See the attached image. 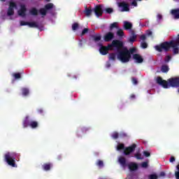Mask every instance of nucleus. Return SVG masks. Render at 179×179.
Instances as JSON below:
<instances>
[{
  "label": "nucleus",
  "instance_id": "f257e3e1",
  "mask_svg": "<svg viewBox=\"0 0 179 179\" xmlns=\"http://www.w3.org/2000/svg\"><path fill=\"white\" fill-rule=\"evenodd\" d=\"M179 34L175 40H171L169 41L162 42L159 45H156L154 48L158 52H169L171 48H173V53L174 55L179 54Z\"/></svg>",
  "mask_w": 179,
  "mask_h": 179
},
{
  "label": "nucleus",
  "instance_id": "f03ea898",
  "mask_svg": "<svg viewBox=\"0 0 179 179\" xmlns=\"http://www.w3.org/2000/svg\"><path fill=\"white\" fill-rule=\"evenodd\" d=\"M157 83L159 86H162L164 89H169V87H179V77H174L166 80H163L162 77L157 78Z\"/></svg>",
  "mask_w": 179,
  "mask_h": 179
},
{
  "label": "nucleus",
  "instance_id": "7ed1b4c3",
  "mask_svg": "<svg viewBox=\"0 0 179 179\" xmlns=\"http://www.w3.org/2000/svg\"><path fill=\"white\" fill-rule=\"evenodd\" d=\"M92 12H94L96 17H100L103 16V13H104V10H103V5L98 4L95 6L94 9L92 8L85 6V8L83 11V13L86 15V16H90L92 15Z\"/></svg>",
  "mask_w": 179,
  "mask_h": 179
},
{
  "label": "nucleus",
  "instance_id": "20e7f679",
  "mask_svg": "<svg viewBox=\"0 0 179 179\" xmlns=\"http://www.w3.org/2000/svg\"><path fill=\"white\" fill-rule=\"evenodd\" d=\"M117 59L122 62L123 64H126L127 62H129L131 59V55H129V52L128 51V48H123L121 50L117 52Z\"/></svg>",
  "mask_w": 179,
  "mask_h": 179
},
{
  "label": "nucleus",
  "instance_id": "39448f33",
  "mask_svg": "<svg viewBox=\"0 0 179 179\" xmlns=\"http://www.w3.org/2000/svg\"><path fill=\"white\" fill-rule=\"evenodd\" d=\"M4 159L8 166H10L11 167H17V165H16V162L15 161L16 160L15 152H7L4 155Z\"/></svg>",
  "mask_w": 179,
  "mask_h": 179
},
{
  "label": "nucleus",
  "instance_id": "423d86ee",
  "mask_svg": "<svg viewBox=\"0 0 179 179\" xmlns=\"http://www.w3.org/2000/svg\"><path fill=\"white\" fill-rule=\"evenodd\" d=\"M109 47H110V48H116L117 52H119V51H121V48H123L124 43L120 40H113L112 43L109 44Z\"/></svg>",
  "mask_w": 179,
  "mask_h": 179
},
{
  "label": "nucleus",
  "instance_id": "0eeeda50",
  "mask_svg": "<svg viewBox=\"0 0 179 179\" xmlns=\"http://www.w3.org/2000/svg\"><path fill=\"white\" fill-rule=\"evenodd\" d=\"M135 149H136V144L134 143L131 145L124 148V155L125 156H129L131 153H134V152H135Z\"/></svg>",
  "mask_w": 179,
  "mask_h": 179
},
{
  "label": "nucleus",
  "instance_id": "6e6552de",
  "mask_svg": "<svg viewBox=\"0 0 179 179\" xmlns=\"http://www.w3.org/2000/svg\"><path fill=\"white\" fill-rule=\"evenodd\" d=\"M109 46H110V44H108L107 46H104L101 45L99 48L100 54H101V55H107L108 54V51L110 50V48H111V47H109Z\"/></svg>",
  "mask_w": 179,
  "mask_h": 179
},
{
  "label": "nucleus",
  "instance_id": "1a4fd4ad",
  "mask_svg": "<svg viewBox=\"0 0 179 179\" xmlns=\"http://www.w3.org/2000/svg\"><path fill=\"white\" fill-rule=\"evenodd\" d=\"M119 8H122V12H129V4L125 1L118 3Z\"/></svg>",
  "mask_w": 179,
  "mask_h": 179
},
{
  "label": "nucleus",
  "instance_id": "9d476101",
  "mask_svg": "<svg viewBox=\"0 0 179 179\" xmlns=\"http://www.w3.org/2000/svg\"><path fill=\"white\" fill-rule=\"evenodd\" d=\"M26 12H27V8H26V5L21 4L20 8L18 10L19 16H21L22 17H24L26 16Z\"/></svg>",
  "mask_w": 179,
  "mask_h": 179
},
{
  "label": "nucleus",
  "instance_id": "9b49d317",
  "mask_svg": "<svg viewBox=\"0 0 179 179\" xmlns=\"http://www.w3.org/2000/svg\"><path fill=\"white\" fill-rule=\"evenodd\" d=\"M113 38H114V34L111 31L106 33V35L103 36V40L106 43L111 41Z\"/></svg>",
  "mask_w": 179,
  "mask_h": 179
},
{
  "label": "nucleus",
  "instance_id": "f8f14e48",
  "mask_svg": "<svg viewBox=\"0 0 179 179\" xmlns=\"http://www.w3.org/2000/svg\"><path fill=\"white\" fill-rule=\"evenodd\" d=\"M133 59H134L137 64H142V62H143V57L139 54L133 55Z\"/></svg>",
  "mask_w": 179,
  "mask_h": 179
},
{
  "label": "nucleus",
  "instance_id": "ddd939ff",
  "mask_svg": "<svg viewBox=\"0 0 179 179\" xmlns=\"http://www.w3.org/2000/svg\"><path fill=\"white\" fill-rule=\"evenodd\" d=\"M42 169L44 171H50L52 169V163L47 162L42 165Z\"/></svg>",
  "mask_w": 179,
  "mask_h": 179
},
{
  "label": "nucleus",
  "instance_id": "4468645a",
  "mask_svg": "<svg viewBox=\"0 0 179 179\" xmlns=\"http://www.w3.org/2000/svg\"><path fill=\"white\" fill-rule=\"evenodd\" d=\"M171 15L173 19H179V8L172 9L171 10Z\"/></svg>",
  "mask_w": 179,
  "mask_h": 179
},
{
  "label": "nucleus",
  "instance_id": "2eb2a0df",
  "mask_svg": "<svg viewBox=\"0 0 179 179\" xmlns=\"http://www.w3.org/2000/svg\"><path fill=\"white\" fill-rule=\"evenodd\" d=\"M29 117L26 116L22 122L23 128H27V127H30V122L31 121L29 120Z\"/></svg>",
  "mask_w": 179,
  "mask_h": 179
},
{
  "label": "nucleus",
  "instance_id": "dca6fc26",
  "mask_svg": "<svg viewBox=\"0 0 179 179\" xmlns=\"http://www.w3.org/2000/svg\"><path fill=\"white\" fill-rule=\"evenodd\" d=\"M118 162L122 167H127L128 165L127 164V159L124 157H120L118 159Z\"/></svg>",
  "mask_w": 179,
  "mask_h": 179
},
{
  "label": "nucleus",
  "instance_id": "f3484780",
  "mask_svg": "<svg viewBox=\"0 0 179 179\" xmlns=\"http://www.w3.org/2000/svg\"><path fill=\"white\" fill-rule=\"evenodd\" d=\"M128 167L131 171H135L138 169V164L134 162H131L128 164Z\"/></svg>",
  "mask_w": 179,
  "mask_h": 179
},
{
  "label": "nucleus",
  "instance_id": "a211bd4d",
  "mask_svg": "<svg viewBox=\"0 0 179 179\" xmlns=\"http://www.w3.org/2000/svg\"><path fill=\"white\" fill-rule=\"evenodd\" d=\"M131 36H130V37L129 38V42L134 43V41H136V37H137L136 34H135V31H131Z\"/></svg>",
  "mask_w": 179,
  "mask_h": 179
},
{
  "label": "nucleus",
  "instance_id": "6ab92c4d",
  "mask_svg": "<svg viewBox=\"0 0 179 179\" xmlns=\"http://www.w3.org/2000/svg\"><path fill=\"white\" fill-rule=\"evenodd\" d=\"M30 128H32V129H36V128H38V122L31 120L29 124Z\"/></svg>",
  "mask_w": 179,
  "mask_h": 179
},
{
  "label": "nucleus",
  "instance_id": "aec40b11",
  "mask_svg": "<svg viewBox=\"0 0 179 179\" xmlns=\"http://www.w3.org/2000/svg\"><path fill=\"white\" fill-rule=\"evenodd\" d=\"M124 30H130V29H132V24L128 21H124Z\"/></svg>",
  "mask_w": 179,
  "mask_h": 179
},
{
  "label": "nucleus",
  "instance_id": "412c9836",
  "mask_svg": "<svg viewBox=\"0 0 179 179\" xmlns=\"http://www.w3.org/2000/svg\"><path fill=\"white\" fill-rule=\"evenodd\" d=\"M29 13L30 15H32V16H37V15H38V10L36 8H32L29 10Z\"/></svg>",
  "mask_w": 179,
  "mask_h": 179
},
{
  "label": "nucleus",
  "instance_id": "4be33fe9",
  "mask_svg": "<svg viewBox=\"0 0 179 179\" xmlns=\"http://www.w3.org/2000/svg\"><path fill=\"white\" fill-rule=\"evenodd\" d=\"M161 71L162 72H163V73H167V72H169V71H170V69L169 68V66L166 64L162 65L161 67Z\"/></svg>",
  "mask_w": 179,
  "mask_h": 179
},
{
  "label": "nucleus",
  "instance_id": "5701e85b",
  "mask_svg": "<svg viewBox=\"0 0 179 179\" xmlns=\"http://www.w3.org/2000/svg\"><path fill=\"white\" fill-rule=\"evenodd\" d=\"M45 9L48 12V10H51L52 8H54V4L52 3H49L48 4H45L44 6Z\"/></svg>",
  "mask_w": 179,
  "mask_h": 179
},
{
  "label": "nucleus",
  "instance_id": "b1692460",
  "mask_svg": "<svg viewBox=\"0 0 179 179\" xmlns=\"http://www.w3.org/2000/svg\"><path fill=\"white\" fill-rule=\"evenodd\" d=\"M92 38L94 40V41H95V43H97L99 41H100V40H101V35L100 34H96L92 36Z\"/></svg>",
  "mask_w": 179,
  "mask_h": 179
},
{
  "label": "nucleus",
  "instance_id": "393cba45",
  "mask_svg": "<svg viewBox=\"0 0 179 179\" xmlns=\"http://www.w3.org/2000/svg\"><path fill=\"white\" fill-rule=\"evenodd\" d=\"M22 96H29V93H30V91L28 88L24 87L22 88Z\"/></svg>",
  "mask_w": 179,
  "mask_h": 179
},
{
  "label": "nucleus",
  "instance_id": "a878e982",
  "mask_svg": "<svg viewBox=\"0 0 179 179\" xmlns=\"http://www.w3.org/2000/svg\"><path fill=\"white\" fill-rule=\"evenodd\" d=\"M28 26L29 27H31V28L38 29V24H37V22H29Z\"/></svg>",
  "mask_w": 179,
  "mask_h": 179
},
{
  "label": "nucleus",
  "instance_id": "bb28decb",
  "mask_svg": "<svg viewBox=\"0 0 179 179\" xmlns=\"http://www.w3.org/2000/svg\"><path fill=\"white\" fill-rule=\"evenodd\" d=\"M117 58V53L112 52L109 54V60L110 61H115Z\"/></svg>",
  "mask_w": 179,
  "mask_h": 179
},
{
  "label": "nucleus",
  "instance_id": "cd10ccee",
  "mask_svg": "<svg viewBox=\"0 0 179 179\" xmlns=\"http://www.w3.org/2000/svg\"><path fill=\"white\" fill-rule=\"evenodd\" d=\"M96 164L98 166V167H99V169H103V167H104V162L103 160L99 159Z\"/></svg>",
  "mask_w": 179,
  "mask_h": 179
},
{
  "label": "nucleus",
  "instance_id": "c85d7f7f",
  "mask_svg": "<svg viewBox=\"0 0 179 179\" xmlns=\"http://www.w3.org/2000/svg\"><path fill=\"white\" fill-rule=\"evenodd\" d=\"M113 29H118V25L117 22H113L110 24V26L109 28L110 31H113Z\"/></svg>",
  "mask_w": 179,
  "mask_h": 179
},
{
  "label": "nucleus",
  "instance_id": "c756f323",
  "mask_svg": "<svg viewBox=\"0 0 179 179\" xmlns=\"http://www.w3.org/2000/svg\"><path fill=\"white\" fill-rule=\"evenodd\" d=\"M13 15H15V10L13 8H8L7 16H13Z\"/></svg>",
  "mask_w": 179,
  "mask_h": 179
},
{
  "label": "nucleus",
  "instance_id": "7c9ffc66",
  "mask_svg": "<svg viewBox=\"0 0 179 179\" xmlns=\"http://www.w3.org/2000/svg\"><path fill=\"white\" fill-rule=\"evenodd\" d=\"M39 13L42 15V16H45V15H47V10L45 9V8H42L39 10Z\"/></svg>",
  "mask_w": 179,
  "mask_h": 179
},
{
  "label": "nucleus",
  "instance_id": "2f4dec72",
  "mask_svg": "<svg viewBox=\"0 0 179 179\" xmlns=\"http://www.w3.org/2000/svg\"><path fill=\"white\" fill-rule=\"evenodd\" d=\"M79 29V24L78 22H74L72 24V30H78Z\"/></svg>",
  "mask_w": 179,
  "mask_h": 179
},
{
  "label": "nucleus",
  "instance_id": "473e14b6",
  "mask_svg": "<svg viewBox=\"0 0 179 179\" xmlns=\"http://www.w3.org/2000/svg\"><path fill=\"white\" fill-rule=\"evenodd\" d=\"M117 36L119 37H124V31L121 29H118L117 31Z\"/></svg>",
  "mask_w": 179,
  "mask_h": 179
},
{
  "label": "nucleus",
  "instance_id": "72a5a7b5",
  "mask_svg": "<svg viewBox=\"0 0 179 179\" xmlns=\"http://www.w3.org/2000/svg\"><path fill=\"white\" fill-rule=\"evenodd\" d=\"M134 157H136V159H137V160H142V159H143V157H142V154L137 152L134 155Z\"/></svg>",
  "mask_w": 179,
  "mask_h": 179
},
{
  "label": "nucleus",
  "instance_id": "f704fd0d",
  "mask_svg": "<svg viewBox=\"0 0 179 179\" xmlns=\"http://www.w3.org/2000/svg\"><path fill=\"white\" fill-rule=\"evenodd\" d=\"M129 54V55H132V54H135V52H136V48H132L128 50Z\"/></svg>",
  "mask_w": 179,
  "mask_h": 179
},
{
  "label": "nucleus",
  "instance_id": "c9c22d12",
  "mask_svg": "<svg viewBox=\"0 0 179 179\" xmlns=\"http://www.w3.org/2000/svg\"><path fill=\"white\" fill-rule=\"evenodd\" d=\"M13 76L15 78V79H20V78H22L20 73H15L13 74Z\"/></svg>",
  "mask_w": 179,
  "mask_h": 179
},
{
  "label": "nucleus",
  "instance_id": "e433bc0d",
  "mask_svg": "<svg viewBox=\"0 0 179 179\" xmlns=\"http://www.w3.org/2000/svg\"><path fill=\"white\" fill-rule=\"evenodd\" d=\"M148 178L149 179H158L159 176L157 175H156V173H154V174L149 175Z\"/></svg>",
  "mask_w": 179,
  "mask_h": 179
},
{
  "label": "nucleus",
  "instance_id": "4c0bfd02",
  "mask_svg": "<svg viewBox=\"0 0 179 179\" xmlns=\"http://www.w3.org/2000/svg\"><path fill=\"white\" fill-rule=\"evenodd\" d=\"M8 8H10V9H15V8H17L16 3L10 1Z\"/></svg>",
  "mask_w": 179,
  "mask_h": 179
},
{
  "label": "nucleus",
  "instance_id": "58836bf2",
  "mask_svg": "<svg viewBox=\"0 0 179 179\" xmlns=\"http://www.w3.org/2000/svg\"><path fill=\"white\" fill-rule=\"evenodd\" d=\"M124 149L125 150V145L124 144H118L117 147V150H122Z\"/></svg>",
  "mask_w": 179,
  "mask_h": 179
},
{
  "label": "nucleus",
  "instance_id": "ea45409f",
  "mask_svg": "<svg viewBox=\"0 0 179 179\" xmlns=\"http://www.w3.org/2000/svg\"><path fill=\"white\" fill-rule=\"evenodd\" d=\"M178 171L175 172V176L176 179H179V164L176 166Z\"/></svg>",
  "mask_w": 179,
  "mask_h": 179
},
{
  "label": "nucleus",
  "instance_id": "a19ab883",
  "mask_svg": "<svg viewBox=\"0 0 179 179\" xmlns=\"http://www.w3.org/2000/svg\"><path fill=\"white\" fill-rule=\"evenodd\" d=\"M118 136H120V134H118V132L115 131L113 134H112V138L113 139H118Z\"/></svg>",
  "mask_w": 179,
  "mask_h": 179
},
{
  "label": "nucleus",
  "instance_id": "79ce46f5",
  "mask_svg": "<svg viewBox=\"0 0 179 179\" xmlns=\"http://www.w3.org/2000/svg\"><path fill=\"white\" fill-rule=\"evenodd\" d=\"M106 13L110 14L113 13V12H114V10L112 8H108L106 9H105Z\"/></svg>",
  "mask_w": 179,
  "mask_h": 179
},
{
  "label": "nucleus",
  "instance_id": "37998d69",
  "mask_svg": "<svg viewBox=\"0 0 179 179\" xmlns=\"http://www.w3.org/2000/svg\"><path fill=\"white\" fill-rule=\"evenodd\" d=\"M171 60V56L170 55H167L165 57V59H164V62H170V61Z\"/></svg>",
  "mask_w": 179,
  "mask_h": 179
},
{
  "label": "nucleus",
  "instance_id": "c03bdc74",
  "mask_svg": "<svg viewBox=\"0 0 179 179\" xmlns=\"http://www.w3.org/2000/svg\"><path fill=\"white\" fill-rule=\"evenodd\" d=\"M148 166L149 164H148L147 162H142L141 164V167H143V169H148Z\"/></svg>",
  "mask_w": 179,
  "mask_h": 179
},
{
  "label": "nucleus",
  "instance_id": "a18cd8bd",
  "mask_svg": "<svg viewBox=\"0 0 179 179\" xmlns=\"http://www.w3.org/2000/svg\"><path fill=\"white\" fill-rule=\"evenodd\" d=\"M89 32V29L87 28H85L81 33V36H85V34H86V33Z\"/></svg>",
  "mask_w": 179,
  "mask_h": 179
},
{
  "label": "nucleus",
  "instance_id": "49530a36",
  "mask_svg": "<svg viewBox=\"0 0 179 179\" xmlns=\"http://www.w3.org/2000/svg\"><path fill=\"white\" fill-rule=\"evenodd\" d=\"M20 26H29V22L20 21Z\"/></svg>",
  "mask_w": 179,
  "mask_h": 179
},
{
  "label": "nucleus",
  "instance_id": "de8ad7c7",
  "mask_svg": "<svg viewBox=\"0 0 179 179\" xmlns=\"http://www.w3.org/2000/svg\"><path fill=\"white\" fill-rule=\"evenodd\" d=\"M141 48L145 49L148 47V43L146 42H141Z\"/></svg>",
  "mask_w": 179,
  "mask_h": 179
},
{
  "label": "nucleus",
  "instance_id": "09e8293b",
  "mask_svg": "<svg viewBox=\"0 0 179 179\" xmlns=\"http://www.w3.org/2000/svg\"><path fill=\"white\" fill-rule=\"evenodd\" d=\"M131 82H132L133 85H138V80L135 78H131Z\"/></svg>",
  "mask_w": 179,
  "mask_h": 179
},
{
  "label": "nucleus",
  "instance_id": "8fccbe9b",
  "mask_svg": "<svg viewBox=\"0 0 179 179\" xmlns=\"http://www.w3.org/2000/svg\"><path fill=\"white\" fill-rule=\"evenodd\" d=\"M143 155H144V156H145V157H149V156H150V152H149L148 151H144Z\"/></svg>",
  "mask_w": 179,
  "mask_h": 179
},
{
  "label": "nucleus",
  "instance_id": "3c124183",
  "mask_svg": "<svg viewBox=\"0 0 179 179\" xmlns=\"http://www.w3.org/2000/svg\"><path fill=\"white\" fill-rule=\"evenodd\" d=\"M170 163H174V162H176V157H174L173 156H171L170 159H169Z\"/></svg>",
  "mask_w": 179,
  "mask_h": 179
},
{
  "label": "nucleus",
  "instance_id": "603ef678",
  "mask_svg": "<svg viewBox=\"0 0 179 179\" xmlns=\"http://www.w3.org/2000/svg\"><path fill=\"white\" fill-rule=\"evenodd\" d=\"M159 177H166V173L164 171L160 172Z\"/></svg>",
  "mask_w": 179,
  "mask_h": 179
},
{
  "label": "nucleus",
  "instance_id": "864d4df0",
  "mask_svg": "<svg viewBox=\"0 0 179 179\" xmlns=\"http://www.w3.org/2000/svg\"><path fill=\"white\" fill-rule=\"evenodd\" d=\"M141 40H142V41H145V40H146V36L145 35H141L140 36Z\"/></svg>",
  "mask_w": 179,
  "mask_h": 179
},
{
  "label": "nucleus",
  "instance_id": "5fc2aeb1",
  "mask_svg": "<svg viewBox=\"0 0 179 179\" xmlns=\"http://www.w3.org/2000/svg\"><path fill=\"white\" fill-rule=\"evenodd\" d=\"M120 138H126V136H127L126 133H121L120 134Z\"/></svg>",
  "mask_w": 179,
  "mask_h": 179
},
{
  "label": "nucleus",
  "instance_id": "6e6d98bb",
  "mask_svg": "<svg viewBox=\"0 0 179 179\" xmlns=\"http://www.w3.org/2000/svg\"><path fill=\"white\" fill-rule=\"evenodd\" d=\"M131 5H132L133 6H138V3L136 2V1H133L131 2Z\"/></svg>",
  "mask_w": 179,
  "mask_h": 179
},
{
  "label": "nucleus",
  "instance_id": "4d7b16f0",
  "mask_svg": "<svg viewBox=\"0 0 179 179\" xmlns=\"http://www.w3.org/2000/svg\"><path fill=\"white\" fill-rule=\"evenodd\" d=\"M146 34H147V36H152V34H153V33L152 32V31L148 30L146 31Z\"/></svg>",
  "mask_w": 179,
  "mask_h": 179
},
{
  "label": "nucleus",
  "instance_id": "13d9d810",
  "mask_svg": "<svg viewBox=\"0 0 179 179\" xmlns=\"http://www.w3.org/2000/svg\"><path fill=\"white\" fill-rule=\"evenodd\" d=\"M37 111H38V113L39 114H43V113H44V110H43V109H41V108L38 109Z\"/></svg>",
  "mask_w": 179,
  "mask_h": 179
},
{
  "label": "nucleus",
  "instance_id": "bf43d9fd",
  "mask_svg": "<svg viewBox=\"0 0 179 179\" xmlns=\"http://www.w3.org/2000/svg\"><path fill=\"white\" fill-rule=\"evenodd\" d=\"M57 160H62V155H57Z\"/></svg>",
  "mask_w": 179,
  "mask_h": 179
},
{
  "label": "nucleus",
  "instance_id": "052dcab7",
  "mask_svg": "<svg viewBox=\"0 0 179 179\" xmlns=\"http://www.w3.org/2000/svg\"><path fill=\"white\" fill-rule=\"evenodd\" d=\"M157 18L159 19V20H162L163 18V16L160 14L157 15Z\"/></svg>",
  "mask_w": 179,
  "mask_h": 179
},
{
  "label": "nucleus",
  "instance_id": "680f3d73",
  "mask_svg": "<svg viewBox=\"0 0 179 179\" xmlns=\"http://www.w3.org/2000/svg\"><path fill=\"white\" fill-rule=\"evenodd\" d=\"M135 97L136 96L134 94L130 95V99H135Z\"/></svg>",
  "mask_w": 179,
  "mask_h": 179
},
{
  "label": "nucleus",
  "instance_id": "e2e57ef3",
  "mask_svg": "<svg viewBox=\"0 0 179 179\" xmlns=\"http://www.w3.org/2000/svg\"><path fill=\"white\" fill-rule=\"evenodd\" d=\"M110 66H111V64L110 63L106 64V67L110 68Z\"/></svg>",
  "mask_w": 179,
  "mask_h": 179
},
{
  "label": "nucleus",
  "instance_id": "0e129e2a",
  "mask_svg": "<svg viewBox=\"0 0 179 179\" xmlns=\"http://www.w3.org/2000/svg\"><path fill=\"white\" fill-rule=\"evenodd\" d=\"M1 2H6V0H1Z\"/></svg>",
  "mask_w": 179,
  "mask_h": 179
},
{
  "label": "nucleus",
  "instance_id": "69168bd1",
  "mask_svg": "<svg viewBox=\"0 0 179 179\" xmlns=\"http://www.w3.org/2000/svg\"><path fill=\"white\" fill-rule=\"evenodd\" d=\"M86 131V129H83V132H85Z\"/></svg>",
  "mask_w": 179,
  "mask_h": 179
},
{
  "label": "nucleus",
  "instance_id": "338daca9",
  "mask_svg": "<svg viewBox=\"0 0 179 179\" xmlns=\"http://www.w3.org/2000/svg\"><path fill=\"white\" fill-rule=\"evenodd\" d=\"M138 1H142V0H138Z\"/></svg>",
  "mask_w": 179,
  "mask_h": 179
}]
</instances>
